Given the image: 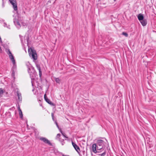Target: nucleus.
Listing matches in <instances>:
<instances>
[{
    "label": "nucleus",
    "mask_w": 156,
    "mask_h": 156,
    "mask_svg": "<svg viewBox=\"0 0 156 156\" xmlns=\"http://www.w3.org/2000/svg\"><path fill=\"white\" fill-rule=\"evenodd\" d=\"M14 73H14V72L13 71L12 73V75H14Z\"/></svg>",
    "instance_id": "27"
},
{
    "label": "nucleus",
    "mask_w": 156,
    "mask_h": 156,
    "mask_svg": "<svg viewBox=\"0 0 156 156\" xmlns=\"http://www.w3.org/2000/svg\"><path fill=\"white\" fill-rule=\"evenodd\" d=\"M51 117L52 118V119H53V120H54V114L53 113H52L51 114Z\"/></svg>",
    "instance_id": "24"
},
{
    "label": "nucleus",
    "mask_w": 156,
    "mask_h": 156,
    "mask_svg": "<svg viewBox=\"0 0 156 156\" xmlns=\"http://www.w3.org/2000/svg\"><path fill=\"white\" fill-rule=\"evenodd\" d=\"M55 124H56V125L58 127V128H59V126H58V125L57 122L56 121H55Z\"/></svg>",
    "instance_id": "25"
},
{
    "label": "nucleus",
    "mask_w": 156,
    "mask_h": 156,
    "mask_svg": "<svg viewBox=\"0 0 156 156\" xmlns=\"http://www.w3.org/2000/svg\"><path fill=\"white\" fill-rule=\"evenodd\" d=\"M92 151L94 153H100L101 151L97 150V145L96 144H93L92 146Z\"/></svg>",
    "instance_id": "5"
},
{
    "label": "nucleus",
    "mask_w": 156,
    "mask_h": 156,
    "mask_svg": "<svg viewBox=\"0 0 156 156\" xmlns=\"http://www.w3.org/2000/svg\"><path fill=\"white\" fill-rule=\"evenodd\" d=\"M18 110H19V111L20 116V118H22L23 116L22 112L21 110L20 109V108H19Z\"/></svg>",
    "instance_id": "14"
},
{
    "label": "nucleus",
    "mask_w": 156,
    "mask_h": 156,
    "mask_svg": "<svg viewBox=\"0 0 156 156\" xmlns=\"http://www.w3.org/2000/svg\"><path fill=\"white\" fill-rule=\"evenodd\" d=\"M14 22L15 25H18L20 26V24L18 20H15L14 21Z\"/></svg>",
    "instance_id": "16"
},
{
    "label": "nucleus",
    "mask_w": 156,
    "mask_h": 156,
    "mask_svg": "<svg viewBox=\"0 0 156 156\" xmlns=\"http://www.w3.org/2000/svg\"><path fill=\"white\" fill-rule=\"evenodd\" d=\"M62 156H66V155H62Z\"/></svg>",
    "instance_id": "29"
},
{
    "label": "nucleus",
    "mask_w": 156,
    "mask_h": 156,
    "mask_svg": "<svg viewBox=\"0 0 156 156\" xmlns=\"http://www.w3.org/2000/svg\"><path fill=\"white\" fill-rule=\"evenodd\" d=\"M55 81L57 83H59L60 82V80L58 78H56L55 79Z\"/></svg>",
    "instance_id": "22"
},
{
    "label": "nucleus",
    "mask_w": 156,
    "mask_h": 156,
    "mask_svg": "<svg viewBox=\"0 0 156 156\" xmlns=\"http://www.w3.org/2000/svg\"><path fill=\"white\" fill-rule=\"evenodd\" d=\"M72 145L74 148H75V150L78 153H79L80 151L79 147L77 146L76 144L74 143L72 141Z\"/></svg>",
    "instance_id": "8"
},
{
    "label": "nucleus",
    "mask_w": 156,
    "mask_h": 156,
    "mask_svg": "<svg viewBox=\"0 0 156 156\" xmlns=\"http://www.w3.org/2000/svg\"><path fill=\"white\" fill-rule=\"evenodd\" d=\"M60 132L62 134V135L65 138H68V137L66 135V134L62 132V131L61 130V129H60Z\"/></svg>",
    "instance_id": "18"
},
{
    "label": "nucleus",
    "mask_w": 156,
    "mask_h": 156,
    "mask_svg": "<svg viewBox=\"0 0 156 156\" xmlns=\"http://www.w3.org/2000/svg\"><path fill=\"white\" fill-rule=\"evenodd\" d=\"M44 98L45 101L47 102L48 104L50 105L51 106H55V105L53 103H52L50 100L48 99L47 97L46 94H45L44 95Z\"/></svg>",
    "instance_id": "9"
},
{
    "label": "nucleus",
    "mask_w": 156,
    "mask_h": 156,
    "mask_svg": "<svg viewBox=\"0 0 156 156\" xmlns=\"http://www.w3.org/2000/svg\"><path fill=\"white\" fill-rule=\"evenodd\" d=\"M39 139L40 140L43 141L45 144H48L50 146H52V144L50 142V141L47 138L44 137H41Z\"/></svg>",
    "instance_id": "4"
},
{
    "label": "nucleus",
    "mask_w": 156,
    "mask_h": 156,
    "mask_svg": "<svg viewBox=\"0 0 156 156\" xmlns=\"http://www.w3.org/2000/svg\"><path fill=\"white\" fill-rule=\"evenodd\" d=\"M138 18L140 21L144 20V17L143 15L141 14H140L138 15Z\"/></svg>",
    "instance_id": "13"
},
{
    "label": "nucleus",
    "mask_w": 156,
    "mask_h": 156,
    "mask_svg": "<svg viewBox=\"0 0 156 156\" xmlns=\"http://www.w3.org/2000/svg\"><path fill=\"white\" fill-rule=\"evenodd\" d=\"M61 136V135L60 134H59V133L58 134L56 137V138H55L56 139V140L58 139Z\"/></svg>",
    "instance_id": "20"
},
{
    "label": "nucleus",
    "mask_w": 156,
    "mask_h": 156,
    "mask_svg": "<svg viewBox=\"0 0 156 156\" xmlns=\"http://www.w3.org/2000/svg\"><path fill=\"white\" fill-rule=\"evenodd\" d=\"M36 66L37 69L39 70V76L40 77H41L42 76V72L40 65L38 64H37Z\"/></svg>",
    "instance_id": "10"
},
{
    "label": "nucleus",
    "mask_w": 156,
    "mask_h": 156,
    "mask_svg": "<svg viewBox=\"0 0 156 156\" xmlns=\"http://www.w3.org/2000/svg\"><path fill=\"white\" fill-rule=\"evenodd\" d=\"M28 52L30 56L33 58L34 60H36L37 59V54L36 51L31 48L28 49Z\"/></svg>",
    "instance_id": "2"
},
{
    "label": "nucleus",
    "mask_w": 156,
    "mask_h": 156,
    "mask_svg": "<svg viewBox=\"0 0 156 156\" xmlns=\"http://www.w3.org/2000/svg\"><path fill=\"white\" fill-rule=\"evenodd\" d=\"M96 145H97V150H98L100 151L101 152L103 150H104L103 147L104 148V146L105 145L103 140H98L97 141Z\"/></svg>",
    "instance_id": "3"
},
{
    "label": "nucleus",
    "mask_w": 156,
    "mask_h": 156,
    "mask_svg": "<svg viewBox=\"0 0 156 156\" xmlns=\"http://www.w3.org/2000/svg\"><path fill=\"white\" fill-rule=\"evenodd\" d=\"M142 25L143 26H145L147 24V21L145 19H144L140 21Z\"/></svg>",
    "instance_id": "12"
},
{
    "label": "nucleus",
    "mask_w": 156,
    "mask_h": 156,
    "mask_svg": "<svg viewBox=\"0 0 156 156\" xmlns=\"http://www.w3.org/2000/svg\"><path fill=\"white\" fill-rule=\"evenodd\" d=\"M122 34V35L125 36L126 37H127L128 36V34L126 33L123 32Z\"/></svg>",
    "instance_id": "21"
},
{
    "label": "nucleus",
    "mask_w": 156,
    "mask_h": 156,
    "mask_svg": "<svg viewBox=\"0 0 156 156\" xmlns=\"http://www.w3.org/2000/svg\"><path fill=\"white\" fill-rule=\"evenodd\" d=\"M10 3L13 6L14 10L16 11L17 10V7L16 1L15 0H9Z\"/></svg>",
    "instance_id": "6"
},
{
    "label": "nucleus",
    "mask_w": 156,
    "mask_h": 156,
    "mask_svg": "<svg viewBox=\"0 0 156 156\" xmlns=\"http://www.w3.org/2000/svg\"><path fill=\"white\" fill-rule=\"evenodd\" d=\"M28 72L30 74V77L31 78V82H32V80H34L36 73L34 69V68L31 66H30L28 67Z\"/></svg>",
    "instance_id": "1"
},
{
    "label": "nucleus",
    "mask_w": 156,
    "mask_h": 156,
    "mask_svg": "<svg viewBox=\"0 0 156 156\" xmlns=\"http://www.w3.org/2000/svg\"><path fill=\"white\" fill-rule=\"evenodd\" d=\"M17 96L18 98V99L19 100V101H21L22 100V97H21V94L19 92V91H17L16 92Z\"/></svg>",
    "instance_id": "11"
},
{
    "label": "nucleus",
    "mask_w": 156,
    "mask_h": 156,
    "mask_svg": "<svg viewBox=\"0 0 156 156\" xmlns=\"http://www.w3.org/2000/svg\"><path fill=\"white\" fill-rule=\"evenodd\" d=\"M4 91L2 88H0V98L2 97Z\"/></svg>",
    "instance_id": "15"
},
{
    "label": "nucleus",
    "mask_w": 156,
    "mask_h": 156,
    "mask_svg": "<svg viewBox=\"0 0 156 156\" xmlns=\"http://www.w3.org/2000/svg\"><path fill=\"white\" fill-rule=\"evenodd\" d=\"M60 142H63L64 141V140L62 139H61V138H59L58 139H57Z\"/></svg>",
    "instance_id": "23"
},
{
    "label": "nucleus",
    "mask_w": 156,
    "mask_h": 156,
    "mask_svg": "<svg viewBox=\"0 0 156 156\" xmlns=\"http://www.w3.org/2000/svg\"><path fill=\"white\" fill-rule=\"evenodd\" d=\"M2 52V49L1 48V47H0V52Z\"/></svg>",
    "instance_id": "26"
},
{
    "label": "nucleus",
    "mask_w": 156,
    "mask_h": 156,
    "mask_svg": "<svg viewBox=\"0 0 156 156\" xmlns=\"http://www.w3.org/2000/svg\"><path fill=\"white\" fill-rule=\"evenodd\" d=\"M61 136V135L60 134H59V133L58 134L56 137V138H55L56 139V140L58 139Z\"/></svg>",
    "instance_id": "19"
},
{
    "label": "nucleus",
    "mask_w": 156,
    "mask_h": 156,
    "mask_svg": "<svg viewBox=\"0 0 156 156\" xmlns=\"http://www.w3.org/2000/svg\"><path fill=\"white\" fill-rule=\"evenodd\" d=\"M8 51L7 52L8 54L9 55V57L13 63L14 64L15 63V60L14 58V57L13 55H12L11 52L10 51L9 49L8 50Z\"/></svg>",
    "instance_id": "7"
},
{
    "label": "nucleus",
    "mask_w": 156,
    "mask_h": 156,
    "mask_svg": "<svg viewBox=\"0 0 156 156\" xmlns=\"http://www.w3.org/2000/svg\"><path fill=\"white\" fill-rule=\"evenodd\" d=\"M62 142V145H63L64 144V143L63 142Z\"/></svg>",
    "instance_id": "28"
},
{
    "label": "nucleus",
    "mask_w": 156,
    "mask_h": 156,
    "mask_svg": "<svg viewBox=\"0 0 156 156\" xmlns=\"http://www.w3.org/2000/svg\"><path fill=\"white\" fill-rule=\"evenodd\" d=\"M106 153V151H104V152L102 153H100L98 154V155L99 156H105V155Z\"/></svg>",
    "instance_id": "17"
}]
</instances>
